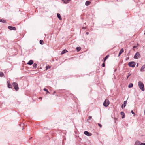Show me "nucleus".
<instances>
[{
  "label": "nucleus",
  "instance_id": "f257e3e1",
  "mask_svg": "<svg viewBox=\"0 0 145 145\" xmlns=\"http://www.w3.org/2000/svg\"><path fill=\"white\" fill-rule=\"evenodd\" d=\"M138 84L141 90L142 91L144 90V85L141 81H139L138 82Z\"/></svg>",
  "mask_w": 145,
  "mask_h": 145
},
{
  "label": "nucleus",
  "instance_id": "f03ea898",
  "mask_svg": "<svg viewBox=\"0 0 145 145\" xmlns=\"http://www.w3.org/2000/svg\"><path fill=\"white\" fill-rule=\"evenodd\" d=\"M12 85L16 91H17L18 90L19 88L17 83L16 82H13L12 83Z\"/></svg>",
  "mask_w": 145,
  "mask_h": 145
},
{
  "label": "nucleus",
  "instance_id": "7ed1b4c3",
  "mask_svg": "<svg viewBox=\"0 0 145 145\" xmlns=\"http://www.w3.org/2000/svg\"><path fill=\"white\" fill-rule=\"evenodd\" d=\"M136 65V63L134 61H131L128 63V66L132 68L134 67Z\"/></svg>",
  "mask_w": 145,
  "mask_h": 145
},
{
  "label": "nucleus",
  "instance_id": "20e7f679",
  "mask_svg": "<svg viewBox=\"0 0 145 145\" xmlns=\"http://www.w3.org/2000/svg\"><path fill=\"white\" fill-rule=\"evenodd\" d=\"M109 104V101L108 99H106L103 102V105L104 106L107 107Z\"/></svg>",
  "mask_w": 145,
  "mask_h": 145
},
{
  "label": "nucleus",
  "instance_id": "39448f33",
  "mask_svg": "<svg viewBox=\"0 0 145 145\" xmlns=\"http://www.w3.org/2000/svg\"><path fill=\"white\" fill-rule=\"evenodd\" d=\"M140 56V54L138 52H137L135 54L134 56V58L135 59H137Z\"/></svg>",
  "mask_w": 145,
  "mask_h": 145
},
{
  "label": "nucleus",
  "instance_id": "423d86ee",
  "mask_svg": "<svg viewBox=\"0 0 145 145\" xmlns=\"http://www.w3.org/2000/svg\"><path fill=\"white\" fill-rule=\"evenodd\" d=\"M84 134L88 136H90L92 135V134L88 131H85L84 132Z\"/></svg>",
  "mask_w": 145,
  "mask_h": 145
},
{
  "label": "nucleus",
  "instance_id": "0eeeda50",
  "mask_svg": "<svg viewBox=\"0 0 145 145\" xmlns=\"http://www.w3.org/2000/svg\"><path fill=\"white\" fill-rule=\"evenodd\" d=\"M127 103V101L126 100L124 101L123 104H122L121 105V107L123 109V107L125 108L126 106Z\"/></svg>",
  "mask_w": 145,
  "mask_h": 145
},
{
  "label": "nucleus",
  "instance_id": "6e6552de",
  "mask_svg": "<svg viewBox=\"0 0 145 145\" xmlns=\"http://www.w3.org/2000/svg\"><path fill=\"white\" fill-rule=\"evenodd\" d=\"M8 28L9 30H16V27L12 26H8Z\"/></svg>",
  "mask_w": 145,
  "mask_h": 145
},
{
  "label": "nucleus",
  "instance_id": "1a4fd4ad",
  "mask_svg": "<svg viewBox=\"0 0 145 145\" xmlns=\"http://www.w3.org/2000/svg\"><path fill=\"white\" fill-rule=\"evenodd\" d=\"M7 84L8 87L9 88H12V85L11 84L10 82V81L9 80H8L7 81Z\"/></svg>",
  "mask_w": 145,
  "mask_h": 145
},
{
  "label": "nucleus",
  "instance_id": "9d476101",
  "mask_svg": "<svg viewBox=\"0 0 145 145\" xmlns=\"http://www.w3.org/2000/svg\"><path fill=\"white\" fill-rule=\"evenodd\" d=\"M140 71L142 72L145 71V65H143L141 67L140 69Z\"/></svg>",
  "mask_w": 145,
  "mask_h": 145
},
{
  "label": "nucleus",
  "instance_id": "9b49d317",
  "mask_svg": "<svg viewBox=\"0 0 145 145\" xmlns=\"http://www.w3.org/2000/svg\"><path fill=\"white\" fill-rule=\"evenodd\" d=\"M124 50L123 48H122L119 51V53L118 55V56H119L123 52Z\"/></svg>",
  "mask_w": 145,
  "mask_h": 145
},
{
  "label": "nucleus",
  "instance_id": "f8f14e48",
  "mask_svg": "<svg viewBox=\"0 0 145 145\" xmlns=\"http://www.w3.org/2000/svg\"><path fill=\"white\" fill-rule=\"evenodd\" d=\"M33 60H30L27 63V64L31 65L33 64Z\"/></svg>",
  "mask_w": 145,
  "mask_h": 145
},
{
  "label": "nucleus",
  "instance_id": "ddd939ff",
  "mask_svg": "<svg viewBox=\"0 0 145 145\" xmlns=\"http://www.w3.org/2000/svg\"><path fill=\"white\" fill-rule=\"evenodd\" d=\"M120 114L121 115H122V118L123 119L124 118L125 116V113H124L123 112H121L120 113Z\"/></svg>",
  "mask_w": 145,
  "mask_h": 145
},
{
  "label": "nucleus",
  "instance_id": "4468645a",
  "mask_svg": "<svg viewBox=\"0 0 145 145\" xmlns=\"http://www.w3.org/2000/svg\"><path fill=\"white\" fill-rule=\"evenodd\" d=\"M57 16L59 19L60 20H61L62 18L60 14L59 13H57Z\"/></svg>",
  "mask_w": 145,
  "mask_h": 145
},
{
  "label": "nucleus",
  "instance_id": "2eb2a0df",
  "mask_svg": "<svg viewBox=\"0 0 145 145\" xmlns=\"http://www.w3.org/2000/svg\"><path fill=\"white\" fill-rule=\"evenodd\" d=\"M91 3V2L89 1H87L85 2V5L86 6H88Z\"/></svg>",
  "mask_w": 145,
  "mask_h": 145
},
{
  "label": "nucleus",
  "instance_id": "dca6fc26",
  "mask_svg": "<svg viewBox=\"0 0 145 145\" xmlns=\"http://www.w3.org/2000/svg\"><path fill=\"white\" fill-rule=\"evenodd\" d=\"M140 142L137 141L135 142L134 145H140Z\"/></svg>",
  "mask_w": 145,
  "mask_h": 145
},
{
  "label": "nucleus",
  "instance_id": "f3484780",
  "mask_svg": "<svg viewBox=\"0 0 145 145\" xmlns=\"http://www.w3.org/2000/svg\"><path fill=\"white\" fill-rule=\"evenodd\" d=\"M67 52L68 51L64 49V50H63V51L61 52V54L62 55Z\"/></svg>",
  "mask_w": 145,
  "mask_h": 145
},
{
  "label": "nucleus",
  "instance_id": "a211bd4d",
  "mask_svg": "<svg viewBox=\"0 0 145 145\" xmlns=\"http://www.w3.org/2000/svg\"><path fill=\"white\" fill-rule=\"evenodd\" d=\"M37 67V64L36 63H34L33 64V69H35Z\"/></svg>",
  "mask_w": 145,
  "mask_h": 145
},
{
  "label": "nucleus",
  "instance_id": "6ab92c4d",
  "mask_svg": "<svg viewBox=\"0 0 145 145\" xmlns=\"http://www.w3.org/2000/svg\"><path fill=\"white\" fill-rule=\"evenodd\" d=\"M109 56V55H106V57H105L104 59V62H105V61L107 59V58Z\"/></svg>",
  "mask_w": 145,
  "mask_h": 145
},
{
  "label": "nucleus",
  "instance_id": "aec40b11",
  "mask_svg": "<svg viewBox=\"0 0 145 145\" xmlns=\"http://www.w3.org/2000/svg\"><path fill=\"white\" fill-rule=\"evenodd\" d=\"M81 49V48L80 47H77L76 48V50L77 52H79Z\"/></svg>",
  "mask_w": 145,
  "mask_h": 145
},
{
  "label": "nucleus",
  "instance_id": "412c9836",
  "mask_svg": "<svg viewBox=\"0 0 145 145\" xmlns=\"http://www.w3.org/2000/svg\"><path fill=\"white\" fill-rule=\"evenodd\" d=\"M0 22L6 23V21L4 20L0 19Z\"/></svg>",
  "mask_w": 145,
  "mask_h": 145
},
{
  "label": "nucleus",
  "instance_id": "4be33fe9",
  "mask_svg": "<svg viewBox=\"0 0 145 145\" xmlns=\"http://www.w3.org/2000/svg\"><path fill=\"white\" fill-rule=\"evenodd\" d=\"M71 0H65L64 1V3L65 4H67L68 2L70 1Z\"/></svg>",
  "mask_w": 145,
  "mask_h": 145
},
{
  "label": "nucleus",
  "instance_id": "5701e85b",
  "mask_svg": "<svg viewBox=\"0 0 145 145\" xmlns=\"http://www.w3.org/2000/svg\"><path fill=\"white\" fill-rule=\"evenodd\" d=\"M133 86V84L132 83H130L128 86V87L129 88H131V87H132Z\"/></svg>",
  "mask_w": 145,
  "mask_h": 145
},
{
  "label": "nucleus",
  "instance_id": "b1692460",
  "mask_svg": "<svg viewBox=\"0 0 145 145\" xmlns=\"http://www.w3.org/2000/svg\"><path fill=\"white\" fill-rule=\"evenodd\" d=\"M40 44L41 45H43L44 44V42L42 40H40L39 41Z\"/></svg>",
  "mask_w": 145,
  "mask_h": 145
},
{
  "label": "nucleus",
  "instance_id": "393cba45",
  "mask_svg": "<svg viewBox=\"0 0 145 145\" xmlns=\"http://www.w3.org/2000/svg\"><path fill=\"white\" fill-rule=\"evenodd\" d=\"M4 75V73L2 72H0V77H3Z\"/></svg>",
  "mask_w": 145,
  "mask_h": 145
},
{
  "label": "nucleus",
  "instance_id": "a878e982",
  "mask_svg": "<svg viewBox=\"0 0 145 145\" xmlns=\"http://www.w3.org/2000/svg\"><path fill=\"white\" fill-rule=\"evenodd\" d=\"M43 90L47 92L46 93H50V92L48 91V90L47 89H46V88H44L43 89Z\"/></svg>",
  "mask_w": 145,
  "mask_h": 145
},
{
  "label": "nucleus",
  "instance_id": "bb28decb",
  "mask_svg": "<svg viewBox=\"0 0 145 145\" xmlns=\"http://www.w3.org/2000/svg\"><path fill=\"white\" fill-rule=\"evenodd\" d=\"M50 67H51L49 65L46 66V70H47V69H50Z\"/></svg>",
  "mask_w": 145,
  "mask_h": 145
},
{
  "label": "nucleus",
  "instance_id": "cd10ccee",
  "mask_svg": "<svg viewBox=\"0 0 145 145\" xmlns=\"http://www.w3.org/2000/svg\"><path fill=\"white\" fill-rule=\"evenodd\" d=\"M131 75V74H129L127 76V78H126V80H127L128 79V78Z\"/></svg>",
  "mask_w": 145,
  "mask_h": 145
},
{
  "label": "nucleus",
  "instance_id": "c85d7f7f",
  "mask_svg": "<svg viewBox=\"0 0 145 145\" xmlns=\"http://www.w3.org/2000/svg\"><path fill=\"white\" fill-rule=\"evenodd\" d=\"M98 125L100 127V128H101L102 127V125L100 124V123H98Z\"/></svg>",
  "mask_w": 145,
  "mask_h": 145
},
{
  "label": "nucleus",
  "instance_id": "c756f323",
  "mask_svg": "<svg viewBox=\"0 0 145 145\" xmlns=\"http://www.w3.org/2000/svg\"><path fill=\"white\" fill-rule=\"evenodd\" d=\"M102 67H104L105 66V63H103L102 64V65H101Z\"/></svg>",
  "mask_w": 145,
  "mask_h": 145
},
{
  "label": "nucleus",
  "instance_id": "7c9ffc66",
  "mask_svg": "<svg viewBox=\"0 0 145 145\" xmlns=\"http://www.w3.org/2000/svg\"><path fill=\"white\" fill-rule=\"evenodd\" d=\"M140 145H145V143H140Z\"/></svg>",
  "mask_w": 145,
  "mask_h": 145
},
{
  "label": "nucleus",
  "instance_id": "2f4dec72",
  "mask_svg": "<svg viewBox=\"0 0 145 145\" xmlns=\"http://www.w3.org/2000/svg\"><path fill=\"white\" fill-rule=\"evenodd\" d=\"M131 113H132L133 114V115H135V113H134V112L133 111V110H131Z\"/></svg>",
  "mask_w": 145,
  "mask_h": 145
},
{
  "label": "nucleus",
  "instance_id": "473e14b6",
  "mask_svg": "<svg viewBox=\"0 0 145 145\" xmlns=\"http://www.w3.org/2000/svg\"><path fill=\"white\" fill-rule=\"evenodd\" d=\"M91 118H92V116H89V117H88V119H90Z\"/></svg>",
  "mask_w": 145,
  "mask_h": 145
},
{
  "label": "nucleus",
  "instance_id": "72a5a7b5",
  "mask_svg": "<svg viewBox=\"0 0 145 145\" xmlns=\"http://www.w3.org/2000/svg\"><path fill=\"white\" fill-rule=\"evenodd\" d=\"M136 47H137V46H133V49H135V48Z\"/></svg>",
  "mask_w": 145,
  "mask_h": 145
},
{
  "label": "nucleus",
  "instance_id": "f704fd0d",
  "mask_svg": "<svg viewBox=\"0 0 145 145\" xmlns=\"http://www.w3.org/2000/svg\"><path fill=\"white\" fill-rule=\"evenodd\" d=\"M129 59V57H127L126 59L125 60L126 61H127Z\"/></svg>",
  "mask_w": 145,
  "mask_h": 145
},
{
  "label": "nucleus",
  "instance_id": "c9c22d12",
  "mask_svg": "<svg viewBox=\"0 0 145 145\" xmlns=\"http://www.w3.org/2000/svg\"><path fill=\"white\" fill-rule=\"evenodd\" d=\"M114 120H115V122L116 123V120H117V119L116 118H115L114 119Z\"/></svg>",
  "mask_w": 145,
  "mask_h": 145
},
{
  "label": "nucleus",
  "instance_id": "e433bc0d",
  "mask_svg": "<svg viewBox=\"0 0 145 145\" xmlns=\"http://www.w3.org/2000/svg\"><path fill=\"white\" fill-rule=\"evenodd\" d=\"M86 35H88L89 34V32H86Z\"/></svg>",
  "mask_w": 145,
  "mask_h": 145
},
{
  "label": "nucleus",
  "instance_id": "4c0bfd02",
  "mask_svg": "<svg viewBox=\"0 0 145 145\" xmlns=\"http://www.w3.org/2000/svg\"><path fill=\"white\" fill-rule=\"evenodd\" d=\"M116 70H117L116 69H115L114 70V72H116Z\"/></svg>",
  "mask_w": 145,
  "mask_h": 145
},
{
  "label": "nucleus",
  "instance_id": "58836bf2",
  "mask_svg": "<svg viewBox=\"0 0 145 145\" xmlns=\"http://www.w3.org/2000/svg\"><path fill=\"white\" fill-rule=\"evenodd\" d=\"M137 67H138V63H137L136 65Z\"/></svg>",
  "mask_w": 145,
  "mask_h": 145
},
{
  "label": "nucleus",
  "instance_id": "ea45409f",
  "mask_svg": "<svg viewBox=\"0 0 145 145\" xmlns=\"http://www.w3.org/2000/svg\"><path fill=\"white\" fill-rule=\"evenodd\" d=\"M31 138H32V137L30 138H29V140H31Z\"/></svg>",
  "mask_w": 145,
  "mask_h": 145
},
{
  "label": "nucleus",
  "instance_id": "a19ab883",
  "mask_svg": "<svg viewBox=\"0 0 145 145\" xmlns=\"http://www.w3.org/2000/svg\"><path fill=\"white\" fill-rule=\"evenodd\" d=\"M40 99H42V97H40Z\"/></svg>",
  "mask_w": 145,
  "mask_h": 145
},
{
  "label": "nucleus",
  "instance_id": "79ce46f5",
  "mask_svg": "<svg viewBox=\"0 0 145 145\" xmlns=\"http://www.w3.org/2000/svg\"><path fill=\"white\" fill-rule=\"evenodd\" d=\"M56 93L55 91H54L53 92L54 93Z\"/></svg>",
  "mask_w": 145,
  "mask_h": 145
},
{
  "label": "nucleus",
  "instance_id": "37998d69",
  "mask_svg": "<svg viewBox=\"0 0 145 145\" xmlns=\"http://www.w3.org/2000/svg\"><path fill=\"white\" fill-rule=\"evenodd\" d=\"M61 0L64 2L65 0Z\"/></svg>",
  "mask_w": 145,
  "mask_h": 145
},
{
  "label": "nucleus",
  "instance_id": "c03bdc74",
  "mask_svg": "<svg viewBox=\"0 0 145 145\" xmlns=\"http://www.w3.org/2000/svg\"><path fill=\"white\" fill-rule=\"evenodd\" d=\"M144 34L145 35V33H144Z\"/></svg>",
  "mask_w": 145,
  "mask_h": 145
},
{
  "label": "nucleus",
  "instance_id": "a18cd8bd",
  "mask_svg": "<svg viewBox=\"0 0 145 145\" xmlns=\"http://www.w3.org/2000/svg\"><path fill=\"white\" fill-rule=\"evenodd\" d=\"M84 24H86V23H84Z\"/></svg>",
  "mask_w": 145,
  "mask_h": 145
}]
</instances>
